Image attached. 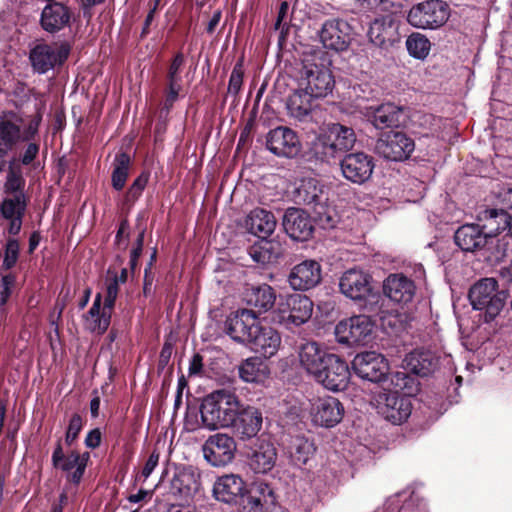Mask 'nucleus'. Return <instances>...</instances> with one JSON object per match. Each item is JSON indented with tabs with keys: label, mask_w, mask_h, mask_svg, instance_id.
I'll return each instance as SVG.
<instances>
[{
	"label": "nucleus",
	"mask_w": 512,
	"mask_h": 512,
	"mask_svg": "<svg viewBox=\"0 0 512 512\" xmlns=\"http://www.w3.org/2000/svg\"><path fill=\"white\" fill-rule=\"evenodd\" d=\"M331 353H327L320 346L314 342H306L300 346L299 361L301 367L313 378L323 368L326 363V358Z\"/></svg>",
	"instance_id": "obj_36"
},
{
	"label": "nucleus",
	"mask_w": 512,
	"mask_h": 512,
	"mask_svg": "<svg viewBox=\"0 0 512 512\" xmlns=\"http://www.w3.org/2000/svg\"><path fill=\"white\" fill-rule=\"evenodd\" d=\"M83 427V419L81 415L75 413L72 415V417L69 420V424L67 427V431L65 434V443L68 446H71L76 439L78 438V435Z\"/></svg>",
	"instance_id": "obj_54"
},
{
	"label": "nucleus",
	"mask_w": 512,
	"mask_h": 512,
	"mask_svg": "<svg viewBox=\"0 0 512 512\" xmlns=\"http://www.w3.org/2000/svg\"><path fill=\"white\" fill-rule=\"evenodd\" d=\"M112 312L113 309L102 304V294L97 293L91 307L83 315L84 328L93 334L103 335L110 326Z\"/></svg>",
	"instance_id": "obj_28"
},
{
	"label": "nucleus",
	"mask_w": 512,
	"mask_h": 512,
	"mask_svg": "<svg viewBox=\"0 0 512 512\" xmlns=\"http://www.w3.org/2000/svg\"><path fill=\"white\" fill-rule=\"evenodd\" d=\"M64 303H56L53 311L50 313V316H49V322H50V325L52 327H54V331L56 334H58L59 332V326H58V322L61 318V315H62V312L64 310Z\"/></svg>",
	"instance_id": "obj_62"
},
{
	"label": "nucleus",
	"mask_w": 512,
	"mask_h": 512,
	"mask_svg": "<svg viewBox=\"0 0 512 512\" xmlns=\"http://www.w3.org/2000/svg\"><path fill=\"white\" fill-rule=\"evenodd\" d=\"M70 18L68 7L60 2H52L42 10L40 25L46 32L56 33L69 24Z\"/></svg>",
	"instance_id": "obj_35"
},
{
	"label": "nucleus",
	"mask_w": 512,
	"mask_h": 512,
	"mask_svg": "<svg viewBox=\"0 0 512 512\" xmlns=\"http://www.w3.org/2000/svg\"><path fill=\"white\" fill-rule=\"evenodd\" d=\"M70 54L67 43L48 45L40 43L35 45L29 54L31 64H63Z\"/></svg>",
	"instance_id": "obj_33"
},
{
	"label": "nucleus",
	"mask_w": 512,
	"mask_h": 512,
	"mask_svg": "<svg viewBox=\"0 0 512 512\" xmlns=\"http://www.w3.org/2000/svg\"><path fill=\"white\" fill-rule=\"evenodd\" d=\"M352 27L344 19L331 18L323 22L318 37L323 47L335 52L348 49L352 37Z\"/></svg>",
	"instance_id": "obj_14"
},
{
	"label": "nucleus",
	"mask_w": 512,
	"mask_h": 512,
	"mask_svg": "<svg viewBox=\"0 0 512 512\" xmlns=\"http://www.w3.org/2000/svg\"><path fill=\"white\" fill-rule=\"evenodd\" d=\"M16 282V277L13 274H7L4 275L1 278V284H0V301L7 302L11 293L12 288L14 287Z\"/></svg>",
	"instance_id": "obj_57"
},
{
	"label": "nucleus",
	"mask_w": 512,
	"mask_h": 512,
	"mask_svg": "<svg viewBox=\"0 0 512 512\" xmlns=\"http://www.w3.org/2000/svg\"><path fill=\"white\" fill-rule=\"evenodd\" d=\"M179 66H170L169 71V91L167 93L166 99L163 103V107L161 109V114L167 115L169 113L170 108L173 103L177 100L181 86L178 83V74Z\"/></svg>",
	"instance_id": "obj_50"
},
{
	"label": "nucleus",
	"mask_w": 512,
	"mask_h": 512,
	"mask_svg": "<svg viewBox=\"0 0 512 512\" xmlns=\"http://www.w3.org/2000/svg\"><path fill=\"white\" fill-rule=\"evenodd\" d=\"M468 297L475 310L484 312L486 323L499 315L507 299L504 291H497V281L494 278L479 280L470 288Z\"/></svg>",
	"instance_id": "obj_4"
},
{
	"label": "nucleus",
	"mask_w": 512,
	"mask_h": 512,
	"mask_svg": "<svg viewBox=\"0 0 512 512\" xmlns=\"http://www.w3.org/2000/svg\"><path fill=\"white\" fill-rule=\"evenodd\" d=\"M151 497H152V492L151 491L140 489L137 493L130 494L127 497V500L130 503H140V502H143L146 499L151 498Z\"/></svg>",
	"instance_id": "obj_64"
},
{
	"label": "nucleus",
	"mask_w": 512,
	"mask_h": 512,
	"mask_svg": "<svg viewBox=\"0 0 512 512\" xmlns=\"http://www.w3.org/2000/svg\"><path fill=\"white\" fill-rule=\"evenodd\" d=\"M404 363L412 373L425 377L437 369L439 360L429 350L416 349L405 356Z\"/></svg>",
	"instance_id": "obj_38"
},
{
	"label": "nucleus",
	"mask_w": 512,
	"mask_h": 512,
	"mask_svg": "<svg viewBox=\"0 0 512 512\" xmlns=\"http://www.w3.org/2000/svg\"><path fill=\"white\" fill-rule=\"evenodd\" d=\"M355 143L353 128L341 123H329L312 140L309 153L318 161L330 163L340 159Z\"/></svg>",
	"instance_id": "obj_2"
},
{
	"label": "nucleus",
	"mask_w": 512,
	"mask_h": 512,
	"mask_svg": "<svg viewBox=\"0 0 512 512\" xmlns=\"http://www.w3.org/2000/svg\"><path fill=\"white\" fill-rule=\"evenodd\" d=\"M38 152H39V146L36 143H30L26 147V149L21 157V162L24 165L30 164L36 158Z\"/></svg>",
	"instance_id": "obj_63"
},
{
	"label": "nucleus",
	"mask_w": 512,
	"mask_h": 512,
	"mask_svg": "<svg viewBox=\"0 0 512 512\" xmlns=\"http://www.w3.org/2000/svg\"><path fill=\"white\" fill-rule=\"evenodd\" d=\"M243 66H235L233 71L231 72L229 84H228V91L233 94H237L242 86L243 83Z\"/></svg>",
	"instance_id": "obj_56"
},
{
	"label": "nucleus",
	"mask_w": 512,
	"mask_h": 512,
	"mask_svg": "<svg viewBox=\"0 0 512 512\" xmlns=\"http://www.w3.org/2000/svg\"><path fill=\"white\" fill-rule=\"evenodd\" d=\"M343 176L356 184L368 181L374 170L373 158L363 152L346 154L340 162Z\"/></svg>",
	"instance_id": "obj_19"
},
{
	"label": "nucleus",
	"mask_w": 512,
	"mask_h": 512,
	"mask_svg": "<svg viewBox=\"0 0 512 512\" xmlns=\"http://www.w3.org/2000/svg\"><path fill=\"white\" fill-rule=\"evenodd\" d=\"M19 243L16 239H8L5 247L3 267L5 269H11L15 266L19 257Z\"/></svg>",
	"instance_id": "obj_53"
},
{
	"label": "nucleus",
	"mask_w": 512,
	"mask_h": 512,
	"mask_svg": "<svg viewBox=\"0 0 512 512\" xmlns=\"http://www.w3.org/2000/svg\"><path fill=\"white\" fill-rule=\"evenodd\" d=\"M276 224L277 221L273 213L263 208L253 209L246 219L248 231L261 239L270 236L274 232Z\"/></svg>",
	"instance_id": "obj_37"
},
{
	"label": "nucleus",
	"mask_w": 512,
	"mask_h": 512,
	"mask_svg": "<svg viewBox=\"0 0 512 512\" xmlns=\"http://www.w3.org/2000/svg\"><path fill=\"white\" fill-rule=\"evenodd\" d=\"M450 17V8L444 1L428 0L414 5L408 12L407 21L419 29L435 30Z\"/></svg>",
	"instance_id": "obj_7"
},
{
	"label": "nucleus",
	"mask_w": 512,
	"mask_h": 512,
	"mask_svg": "<svg viewBox=\"0 0 512 512\" xmlns=\"http://www.w3.org/2000/svg\"><path fill=\"white\" fill-rule=\"evenodd\" d=\"M266 147L276 156L292 158L299 154L301 143L292 129L279 126L267 134Z\"/></svg>",
	"instance_id": "obj_17"
},
{
	"label": "nucleus",
	"mask_w": 512,
	"mask_h": 512,
	"mask_svg": "<svg viewBox=\"0 0 512 512\" xmlns=\"http://www.w3.org/2000/svg\"><path fill=\"white\" fill-rule=\"evenodd\" d=\"M246 482L240 475L225 474L216 479L213 485V495L216 500L236 505L247 493Z\"/></svg>",
	"instance_id": "obj_21"
},
{
	"label": "nucleus",
	"mask_w": 512,
	"mask_h": 512,
	"mask_svg": "<svg viewBox=\"0 0 512 512\" xmlns=\"http://www.w3.org/2000/svg\"><path fill=\"white\" fill-rule=\"evenodd\" d=\"M350 376L348 364L339 356L330 354L314 379L327 390L338 392L347 388Z\"/></svg>",
	"instance_id": "obj_12"
},
{
	"label": "nucleus",
	"mask_w": 512,
	"mask_h": 512,
	"mask_svg": "<svg viewBox=\"0 0 512 512\" xmlns=\"http://www.w3.org/2000/svg\"><path fill=\"white\" fill-rule=\"evenodd\" d=\"M273 244L268 241H262L254 244L249 249L251 258L259 264H266L275 261L278 255L272 251Z\"/></svg>",
	"instance_id": "obj_49"
},
{
	"label": "nucleus",
	"mask_w": 512,
	"mask_h": 512,
	"mask_svg": "<svg viewBox=\"0 0 512 512\" xmlns=\"http://www.w3.org/2000/svg\"><path fill=\"white\" fill-rule=\"evenodd\" d=\"M322 279L319 262L306 259L292 267L288 275V283L295 291H307L317 286Z\"/></svg>",
	"instance_id": "obj_20"
},
{
	"label": "nucleus",
	"mask_w": 512,
	"mask_h": 512,
	"mask_svg": "<svg viewBox=\"0 0 512 512\" xmlns=\"http://www.w3.org/2000/svg\"><path fill=\"white\" fill-rule=\"evenodd\" d=\"M280 345L281 336L279 332L262 323L246 347L264 358H270L278 352Z\"/></svg>",
	"instance_id": "obj_26"
},
{
	"label": "nucleus",
	"mask_w": 512,
	"mask_h": 512,
	"mask_svg": "<svg viewBox=\"0 0 512 512\" xmlns=\"http://www.w3.org/2000/svg\"><path fill=\"white\" fill-rule=\"evenodd\" d=\"M374 322L369 316L356 315L343 319L335 326L338 343L349 346H365L372 340Z\"/></svg>",
	"instance_id": "obj_6"
},
{
	"label": "nucleus",
	"mask_w": 512,
	"mask_h": 512,
	"mask_svg": "<svg viewBox=\"0 0 512 512\" xmlns=\"http://www.w3.org/2000/svg\"><path fill=\"white\" fill-rule=\"evenodd\" d=\"M315 99L316 97L306 89L294 91L286 102L288 115L296 120L304 121L312 112Z\"/></svg>",
	"instance_id": "obj_39"
},
{
	"label": "nucleus",
	"mask_w": 512,
	"mask_h": 512,
	"mask_svg": "<svg viewBox=\"0 0 512 512\" xmlns=\"http://www.w3.org/2000/svg\"><path fill=\"white\" fill-rule=\"evenodd\" d=\"M131 170V158L125 152L115 155L112 163L111 185L114 190L121 191L127 182Z\"/></svg>",
	"instance_id": "obj_43"
},
{
	"label": "nucleus",
	"mask_w": 512,
	"mask_h": 512,
	"mask_svg": "<svg viewBox=\"0 0 512 512\" xmlns=\"http://www.w3.org/2000/svg\"><path fill=\"white\" fill-rule=\"evenodd\" d=\"M355 374L361 379L381 382L388 376V362L385 357L375 351L357 354L352 361Z\"/></svg>",
	"instance_id": "obj_15"
},
{
	"label": "nucleus",
	"mask_w": 512,
	"mask_h": 512,
	"mask_svg": "<svg viewBox=\"0 0 512 512\" xmlns=\"http://www.w3.org/2000/svg\"><path fill=\"white\" fill-rule=\"evenodd\" d=\"M263 417L261 411L252 406H240L237 419L231 425L236 435L243 441L257 436L262 428Z\"/></svg>",
	"instance_id": "obj_27"
},
{
	"label": "nucleus",
	"mask_w": 512,
	"mask_h": 512,
	"mask_svg": "<svg viewBox=\"0 0 512 512\" xmlns=\"http://www.w3.org/2000/svg\"><path fill=\"white\" fill-rule=\"evenodd\" d=\"M383 289L392 301L406 304L412 301L416 287L410 278L402 273H396L386 278Z\"/></svg>",
	"instance_id": "obj_29"
},
{
	"label": "nucleus",
	"mask_w": 512,
	"mask_h": 512,
	"mask_svg": "<svg viewBox=\"0 0 512 512\" xmlns=\"http://www.w3.org/2000/svg\"><path fill=\"white\" fill-rule=\"evenodd\" d=\"M150 173L143 171L129 186L125 195L124 203L127 205L134 204L142 195L149 181Z\"/></svg>",
	"instance_id": "obj_51"
},
{
	"label": "nucleus",
	"mask_w": 512,
	"mask_h": 512,
	"mask_svg": "<svg viewBox=\"0 0 512 512\" xmlns=\"http://www.w3.org/2000/svg\"><path fill=\"white\" fill-rule=\"evenodd\" d=\"M306 90L316 98L326 97L336 85L329 66H304Z\"/></svg>",
	"instance_id": "obj_23"
},
{
	"label": "nucleus",
	"mask_w": 512,
	"mask_h": 512,
	"mask_svg": "<svg viewBox=\"0 0 512 512\" xmlns=\"http://www.w3.org/2000/svg\"><path fill=\"white\" fill-rule=\"evenodd\" d=\"M376 512H428V505L424 499L411 495L402 505L398 499H390Z\"/></svg>",
	"instance_id": "obj_45"
},
{
	"label": "nucleus",
	"mask_w": 512,
	"mask_h": 512,
	"mask_svg": "<svg viewBox=\"0 0 512 512\" xmlns=\"http://www.w3.org/2000/svg\"><path fill=\"white\" fill-rule=\"evenodd\" d=\"M368 86L354 84L348 87L344 94L351 107L363 113L376 129L394 128L404 125L408 117L407 111L403 106L387 102L378 106H366L363 102L368 100L366 95Z\"/></svg>",
	"instance_id": "obj_1"
},
{
	"label": "nucleus",
	"mask_w": 512,
	"mask_h": 512,
	"mask_svg": "<svg viewBox=\"0 0 512 512\" xmlns=\"http://www.w3.org/2000/svg\"><path fill=\"white\" fill-rule=\"evenodd\" d=\"M430 41L419 33L411 34L406 40V47L411 56L423 60L430 51Z\"/></svg>",
	"instance_id": "obj_47"
},
{
	"label": "nucleus",
	"mask_w": 512,
	"mask_h": 512,
	"mask_svg": "<svg viewBox=\"0 0 512 512\" xmlns=\"http://www.w3.org/2000/svg\"><path fill=\"white\" fill-rule=\"evenodd\" d=\"M39 128V120H31L23 130L20 129L19 141H29L34 138Z\"/></svg>",
	"instance_id": "obj_60"
},
{
	"label": "nucleus",
	"mask_w": 512,
	"mask_h": 512,
	"mask_svg": "<svg viewBox=\"0 0 512 512\" xmlns=\"http://www.w3.org/2000/svg\"><path fill=\"white\" fill-rule=\"evenodd\" d=\"M261 324L253 310L239 309L226 319L225 331L233 341L247 346Z\"/></svg>",
	"instance_id": "obj_10"
},
{
	"label": "nucleus",
	"mask_w": 512,
	"mask_h": 512,
	"mask_svg": "<svg viewBox=\"0 0 512 512\" xmlns=\"http://www.w3.org/2000/svg\"><path fill=\"white\" fill-rule=\"evenodd\" d=\"M285 232L297 241H306L313 233L311 217L302 209L290 207L285 211L282 222Z\"/></svg>",
	"instance_id": "obj_24"
},
{
	"label": "nucleus",
	"mask_w": 512,
	"mask_h": 512,
	"mask_svg": "<svg viewBox=\"0 0 512 512\" xmlns=\"http://www.w3.org/2000/svg\"><path fill=\"white\" fill-rule=\"evenodd\" d=\"M89 459L88 452L80 454L77 451H71L65 455L60 441L57 442L52 453L53 466L65 472L67 480L74 484L80 483Z\"/></svg>",
	"instance_id": "obj_16"
},
{
	"label": "nucleus",
	"mask_w": 512,
	"mask_h": 512,
	"mask_svg": "<svg viewBox=\"0 0 512 512\" xmlns=\"http://www.w3.org/2000/svg\"><path fill=\"white\" fill-rule=\"evenodd\" d=\"M192 473L187 471L178 472L172 479V488L180 495L187 497L191 490Z\"/></svg>",
	"instance_id": "obj_52"
},
{
	"label": "nucleus",
	"mask_w": 512,
	"mask_h": 512,
	"mask_svg": "<svg viewBox=\"0 0 512 512\" xmlns=\"http://www.w3.org/2000/svg\"><path fill=\"white\" fill-rule=\"evenodd\" d=\"M479 221L483 222L480 225L486 238H492L499 235H503V239H506V228L507 225V212L503 209H486L480 213Z\"/></svg>",
	"instance_id": "obj_40"
},
{
	"label": "nucleus",
	"mask_w": 512,
	"mask_h": 512,
	"mask_svg": "<svg viewBox=\"0 0 512 512\" xmlns=\"http://www.w3.org/2000/svg\"><path fill=\"white\" fill-rule=\"evenodd\" d=\"M102 433L99 428L90 430L85 437V446L89 449H96L100 446Z\"/></svg>",
	"instance_id": "obj_61"
},
{
	"label": "nucleus",
	"mask_w": 512,
	"mask_h": 512,
	"mask_svg": "<svg viewBox=\"0 0 512 512\" xmlns=\"http://www.w3.org/2000/svg\"><path fill=\"white\" fill-rule=\"evenodd\" d=\"M312 300L303 294H290L279 306V323L287 329L307 323L313 313Z\"/></svg>",
	"instance_id": "obj_8"
},
{
	"label": "nucleus",
	"mask_w": 512,
	"mask_h": 512,
	"mask_svg": "<svg viewBox=\"0 0 512 512\" xmlns=\"http://www.w3.org/2000/svg\"><path fill=\"white\" fill-rule=\"evenodd\" d=\"M276 457L273 444L265 439H258L251 449L248 464L255 473L265 474L274 467Z\"/></svg>",
	"instance_id": "obj_31"
},
{
	"label": "nucleus",
	"mask_w": 512,
	"mask_h": 512,
	"mask_svg": "<svg viewBox=\"0 0 512 512\" xmlns=\"http://www.w3.org/2000/svg\"><path fill=\"white\" fill-rule=\"evenodd\" d=\"M246 301L249 305L266 312L274 306L276 293L270 285L262 284L250 289L246 295Z\"/></svg>",
	"instance_id": "obj_42"
},
{
	"label": "nucleus",
	"mask_w": 512,
	"mask_h": 512,
	"mask_svg": "<svg viewBox=\"0 0 512 512\" xmlns=\"http://www.w3.org/2000/svg\"><path fill=\"white\" fill-rule=\"evenodd\" d=\"M236 450L234 438L225 433L211 435L202 446L204 459L214 467H223L231 463Z\"/></svg>",
	"instance_id": "obj_13"
},
{
	"label": "nucleus",
	"mask_w": 512,
	"mask_h": 512,
	"mask_svg": "<svg viewBox=\"0 0 512 512\" xmlns=\"http://www.w3.org/2000/svg\"><path fill=\"white\" fill-rule=\"evenodd\" d=\"M288 452L292 462L300 467L305 465L314 455L315 446L309 439L296 436L291 439Z\"/></svg>",
	"instance_id": "obj_44"
},
{
	"label": "nucleus",
	"mask_w": 512,
	"mask_h": 512,
	"mask_svg": "<svg viewBox=\"0 0 512 512\" xmlns=\"http://www.w3.org/2000/svg\"><path fill=\"white\" fill-rule=\"evenodd\" d=\"M25 185V180L23 179L20 172L15 170H10L7 175V180L5 182V191L8 193H23V187Z\"/></svg>",
	"instance_id": "obj_55"
},
{
	"label": "nucleus",
	"mask_w": 512,
	"mask_h": 512,
	"mask_svg": "<svg viewBox=\"0 0 512 512\" xmlns=\"http://www.w3.org/2000/svg\"><path fill=\"white\" fill-rule=\"evenodd\" d=\"M310 415L314 424L331 428L342 420L344 407L335 397H320L312 401Z\"/></svg>",
	"instance_id": "obj_18"
},
{
	"label": "nucleus",
	"mask_w": 512,
	"mask_h": 512,
	"mask_svg": "<svg viewBox=\"0 0 512 512\" xmlns=\"http://www.w3.org/2000/svg\"><path fill=\"white\" fill-rule=\"evenodd\" d=\"M20 125L9 119L0 121V156L4 157L19 142Z\"/></svg>",
	"instance_id": "obj_46"
},
{
	"label": "nucleus",
	"mask_w": 512,
	"mask_h": 512,
	"mask_svg": "<svg viewBox=\"0 0 512 512\" xmlns=\"http://www.w3.org/2000/svg\"><path fill=\"white\" fill-rule=\"evenodd\" d=\"M274 502L273 490L265 483H258L247 490L240 500L239 512H266Z\"/></svg>",
	"instance_id": "obj_30"
},
{
	"label": "nucleus",
	"mask_w": 512,
	"mask_h": 512,
	"mask_svg": "<svg viewBox=\"0 0 512 512\" xmlns=\"http://www.w3.org/2000/svg\"><path fill=\"white\" fill-rule=\"evenodd\" d=\"M26 198L23 193L14 194L12 197H6L0 204L1 216L10 222L8 232L16 235L22 227V218L26 210Z\"/></svg>",
	"instance_id": "obj_32"
},
{
	"label": "nucleus",
	"mask_w": 512,
	"mask_h": 512,
	"mask_svg": "<svg viewBox=\"0 0 512 512\" xmlns=\"http://www.w3.org/2000/svg\"><path fill=\"white\" fill-rule=\"evenodd\" d=\"M415 149L414 140L401 131H389L381 134L375 144V151L390 161H404Z\"/></svg>",
	"instance_id": "obj_9"
},
{
	"label": "nucleus",
	"mask_w": 512,
	"mask_h": 512,
	"mask_svg": "<svg viewBox=\"0 0 512 512\" xmlns=\"http://www.w3.org/2000/svg\"><path fill=\"white\" fill-rule=\"evenodd\" d=\"M486 234L480 224H464L460 226L455 234V244L464 252H475L481 250L487 244Z\"/></svg>",
	"instance_id": "obj_34"
},
{
	"label": "nucleus",
	"mask_w": 512,
	"mask_h": 512,
	"mask_svg": "<svg viewBox=\"0 0 512 512\" xmlns=\"http://www.w3.org/2000/svg\"><path fill=\"white\" fill-rule=\"evenodd\" d=\"M239 377L247 383L264 382L270 374L267 363L260 357L253 356L245 359L238 366Z\"/></svg>",
	"instance_id": "obj_41"
},
{
	"label": "nucleus",
	"mask_w": 512,
	"mask_h": 512,
	"mask_svg": "<svg viewBox=\"0 0 512 512\" xmlns=\"http://www.w3.org/2000/svg\"><path fill=\"white\" fill-rule=\"evenodd\" d=\"M368 37L370 42L381 48L387 49L399 41L398 25L391 15L375 18L369 27Z\"/></svg>",
	"instance_id": "obj_25"
},
{
	"label": "nucleus",
	"mask_w": 512,
	"mask_h": 512,
	"mask_svg": "<svg viewBox=\"0 0 512 512\" xmlns=\"http://www.w3.org/2000/svg\"><path fill=\"white\" fill-rule=\"evenodd\" d=\"M126 281V270L123 269L121 272V276L114 275L109 278L106 282V292L105 295H102V304L107 306V308L114 309L115 302L119 293V285L120 283H124Z\"/></svg>",
	"instance_id": "obj_48"
},
{
	"label": "nucleus",
	"mask_w": 512,
	"mask_h": 512,
	"mask_svg": "<svg viewBox=\"0 0 512 512\" xmlns=\"http://www.w3.org/2000/svg\"><path fill=\"white\" fill-rule=\"evenodd\" d=\"M288 10H289V4L286 1L281 2L278 10V15L276 18V22L274 24L275 30H280L281 34L284 33V31H287L288 25H287V16H288Z\"/></svg>",
	"instance_id": "obj_58"
},
{
	"label": "nucleus",
	"mask_w": 512,
	"mask_h": 512,
	"mask_svg": "<svg viewBox=\"0 0 512 512\" xmlns=\"http://www.w3.org/2000/svg\"><path fill=\"white\" fill-rule=\"evenodd\" d=\"M237 395L226 389H220L207 395L200 406L201 420L210 430L231 427L240 409Z\"/></svg>",
	"instance_id": "obj_3"
},
{
	"label": "nucleus",
	"mask_w": 512,
	"mask_h": 512,
	"mask_svg": "<svg viewBox=\"0 0 512 512\" xmlns=\"http://www.w3.org/2000/svg\"><path fill=\"white\" fill-rule=\"evenodd\" d=\"M297 197L303 204L313 209L316 220L324 229L335 226L334 209L327 204V194L317 179H303L297 188Z\"/></svg>",
	"instance_id": "obj_5"
},
{
	"label": "nucleus",
	"mask_w": 512,
	"mask_h": 512,
	"mask_svg": "<svg viewBox=\"0 0 512 512\" xmlns=\"http://www.w3.org/2000/svg\"><path fill=\"white\" fill-rule=\"evenodd\" d=\"M339 288L347 298L361 301L371 292L370 276L361 269H349L340 277Z\"/></svg>",
	"instance_id": "obj_22"
},
{
	"label": "nucleus",
	"mask_w": 512,
	"mask_h": 512,
	"mask_svg": "<svg viewBox=\"0 0 512 512\" xmlns=\"http://www.w3.org/2000/svg\"><path fill=\"white\" fill-rule=\"evenodd\" d=\"M379 415L394 425L405 422L412 413L411 398L394 393H379L375 399Z\"/></svg>",
	"instance_id": "obj_11"
},
{
	"label": "nucleus",
	"mask_w": 512,
	"mask_h": 512,
	"mask_svg": "<svg viewBox=\"0 0 512 512\" xmlns=\"http://www.w3.org/2000/svg\"><path fill=\"white\" fill-rule=\"evenodd\" d=\"M159 458H160L159 452L157 450H153L152 453L150 454L149 458L147 459V461L142 469V472H141L143 481L147 480L150 477V475L153 473V471L155 470V468L158 465Z\"/></svg>",
	"instance_id": "obj_59"
}]
</instances>
